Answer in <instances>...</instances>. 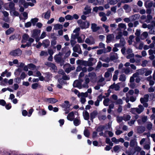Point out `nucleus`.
Returning <instances> with one entry per match:
<instances>
[{
  "mask_svg": "<svg viewBox=\"0 0 155 155\" xmlns=\"http://www.w3.org/2000/svg\"><path fill=\"white\" fill-rule=\"evenodd\" d=\"M95 61L96 62V59L92 58H90L88 61H85L82 60H78L76 61V63L80 65H83L85 66H92L94 64L92 62L93 61Z\"/></svg>",
  "mask_w": 155,
  "mask_h": 155,
  "instance_id": "obj_1",
  "label": "nucleus"
},
{
  "mask_svg": "<svg viewBox=\"0 0 155 155\" xmlns=\"http://www.w3.org/2000/svg\"><path fill=\"white\" fill-rule=\"evenodd\" d=\"M149 95L146 94L144 95L143 97H141L140 101L141 103L143 104V106L146 107L148 106V104L147 102L149 101Z\"/></svg>",
  "mask_w": 155,
  "mask_h": 155,
  "instance_id": "obj_2",
  "label": "nucleus"
},
{
  "mask_svg": "<svg viewBox=\"0 0 155 155\" xmlns=\"http://www.w3.org/2000/svg\"><path fill=\"white\" fill-rule=\"evenodd\" d=\"M71 105L69 104V102L68 101H66L64 102V103L62 105V107L64 108V111H65V113L68 114L70 110Z\"/></svg>",
  "mask_w": 155,
  "mask_h": 155,
  "instance_id": "obj_3",
  "label": "nucleus"
},
{
  "mask_svg": "<svg viewBox=\"0 0 155 155\" xmlns=\"http://www.w3.org/2000/svg\"><path fill=\"white\" fill-rule=\"evenodd\" d=\"M88 76L90 78V80L92 83H95L96 81L97 77L96 74L94 72H91L88 74Z\"/></svg>",
  "mask_w": 155,
  "mask_h": 155,
  "instance_id": "obj_4",
  "label": "nucleus"
},
{
  "mask_svg": "<svg viewBox=\"0 0 155 155\" xmlns=\"http://www.w3.org/2000/svg\"><path fill=\"white\" fill-rule=\"evenodd\" d=\"M22 51L19 49H18L11 51L10 54L15 56H20L22 54Z\"/></svg>",
  "mask_w": 155,
  "mask_h": 155,
  "instance_id": "obj_5",
  "label": "nucleus"
},
{
  "mask_svg": "<svg viewBox=\"0 0 155 155\" xmlns=\"http://www.w3.org/2000/svg\"><path fill=\"white\" fill-rule=\"evenodd\" d=\"M85 42L89 45H94L95 43V40L91 36L87 38L85 40Z\"/></svg>",
  "mask_w": 155,
  "mask_h": 155,
  "instance_id": "obj_6",
  "label": "nucleus"
},
{
  "mask_svg": "<svg viewBox=\"0 0 155 155\" xmlns=\"http://www.w3.org/2000/svg\"><path fill=\"white\" fill-rule=\"evenodd\" d=\"M45 64L48 67H50L51 69L53 70L54 72L56 71L57 70V67L56 65L51 62H46L45 63Z\"/></svg>",
  "mask_w": 155,
  "mask_h": 155,
  "instance_id": "obj_7",
  "label": "nucleus"
},
{
  "mask_svg": "<svg viewBox=\"0 0 155 155\" xmlns=\"http://www.w3.org/2000/svg\"><path fill=\"white\" fill-rule=\"evenodd\" d=\"M144 110V108L143 105L141 104L139 105L138 107L133 108V110H136V112L138 114H140L143 112Z\"/></svg>",
  "mask_w": 155,
  "mask_h": 155,
  "instance_id": "obj_8",
  "label": "nucleus"
},
{
  "mask_svg": "<svg viewBox=\"0 0 155 155\" xmlns=\"http://www.w3.org/2000/svg\"><path fill=\"white\" fill-rule=\"evenodd\" d=\"M41 30L38 29H35L33 30L32 37L34 38H36L38 37L40 35Z\"/></svg>",
  "mask_w": 155,
  "mask_h": 155,
  "instance_id": "obj_9",
  "label": "nucleus"
},
{
  "mask_svg": "<svg viewBox=\"0 0 155 155\" xmlns=\"http://www.w3.org/2000/svg\"><path fill=\"white\" fill-rule=\"evenodd\" d=\"M73 50L74 52H76L79 54L82 53L80 45L79 44L76 45L73 48Z\"/></svg>",
  "mask_w": 155,
  "mask_h": 155,
  "instance_id": "obj_10",
  "label": "nucleus"
},
{
  "mask_svg": "<svg viewBox=\"0 0 155 155\" xmlns=\"http://www.w3.org/2000/svg\"><path fill=\"white\" fill-rule=\"evenodd\" d=\"M114 36L113 34H110L107 36L106 37V42L110 43L114 39Z\"/></svg>",
  "mask_w": 155,
  "mask_h": 155,
  "instance_id": "obj_11",
  "label": "nucleus"
},
{
  "mask_svg": "<svg viewBox=\"0 0 155 155\" xmlns=\"http://www.w3.org/2000/svg\"><path fill=\"white\" fill-rule=\"evenodd\" d=\"M91 28L93 32H96L99 30L100 28L99 26H97L96 24L95 23H92L91 24Z\"/></svg>",
  "mask_w": 155,
  "mask_h": 155,
  "instance_id": "obj_12",
  "label": "nucleus"
},
{
  "mask_svg": "<svg viewBox=\"0 0 155 155\" xmlns=\"http://www.w3.org/2000/svg\"><path fill=\"white\" fill-rule=\"evenodd\" d=\"M118 28L116 29V30L121 31V29L125 30L127 28L126 25L124 23H120L118 25Z\"/></svg>",
  "mask_w": 155,
  "mask_h": 155,
  "instance_id": "obj_13",
  "label": "nucleus"
},
{
  "mask_svg": "<svg viewBox=\"0 0 155 155\" xmlns=\"http://www.w3.org/2000/svg\"><path fill=\"white\" fill-rule=\"evenodd\" d=\"M99 59L103 61L106 62L108 63L110 61L109 58L107 57L106 55L105 54L102 55L101 57Z\"/></svg>",
  "mask_w": 155,
  "mask_h": 155,
  "instance_id": "obj_14",
  "label": "nucleus"
},
{
  "mask_svg": "<svg viewBox=\"0 0 155 155\" xmlns=\"http://www.w3.org/2000/svg\"><path fill=\"white\" fill-rule=\"evenodd\" d=\"M89 25V22L87 21H85L83 22L80 27L82 29H85L88 28Z\"/></svg>",
  "mask_w": 155,
  "mask_h": 155,
  "instance_id": "obj_15",
  "label": "nucleus"
},
{
  "mask_svg": "<svg viewBox=\"0 0 155 155\" xmlns=\"http://www.w3.org/2000/svg\"><path fill=\"white\" fill-rule=\"evenodd\" d=\"M110 60L114 61L117 60L118 58V56L117 53H111L110 55Z\"/></svg>",
  "mask_w": 155,
  "mask_h": 155,
  "instance_id": "obj_16",
  "label": "nucleus"
},
{
  "mask_svg": "<svg viewBox=\"0 0 155 155\" xmlns=\"http://www.w3.org/2000/svg\"><path fill=\"white\" fill-rule=\"evenodd\" d=\"M73 86L74 87H77L79 89L82 88L81 83L78 80H75L74 81L73 83Z\"/></svg>",
  "mask_w": 155,
  "mask_h": 155,
  "instance_id": "obj_17",
  "label": "nucleus"
},
{
  "mask_svg": "<svg viewBox=\"0 0 155 155\" xmlns=\"http://www.w3.org/2000/svg\"><path fill=\"white\" fill-rule=\"evenodd\" d=\"M61 54L60 52H59L58 54H56L54 56V59L56 62L59 63L61 61L62 58L61 57Z\"/></svg>",
  "mask_w": 155,
  "mask_h": 155,
  "instance_id": "obj_18",
  "label": "nucleus"
},
{
  "mask_svg": "<svg viewBox=\"0 0 155 155\" xmlns=\"http://www.w3.org/2000/svg\"><path fill=\"white\" fill-rule=\"evenodd\" d=\"M98 114L97 110L93 111L90 114V120L92 122H93V119Z\"/></svg>",
  "mask_w": 155,
  "mask_h": 155,
  "instance_id": "obj_19",
  "label": "nucleus"
},
{
  "mask_svg": "<svg viewBox=\"0 0 155 155\" xmlns=\"http://www.w3.org/2000/svg\"><path fill=\"white\" fill-rule=\"evenodd\" d=\"M71 38L74 39H75L76 38H77L78 42L79 43H83L84 42V41L82 39L81 37L79 36H76L75 35L72 34Z\"/></svg>",
  "mask_w": 155,
  "mask_h": 155,
  "instance_id": "obj_20",
  "label": "nucleus"
},
{
  "mask_svg": "<svg viewBox=\"0 0 155 155\" xmlns=\"http://www.w3.org/2000/svg\"><path fill=\"white\" fill-rule=\"evenodd\" d=\"M74 114L73 112H71L67 116L68 120L71 121H73L74 118Z\"/></svg>",
  "mask_w": 155,
  "mask_h": 155,
  "instance_id": "obj_21",
  "label": "nucleus"
},
{
  "mask_svg": "<svg viewBox=\"0 0 155 155\" xmlns=\"http://www.w3.org/2000/svg\"><path fill=\"white\" fill-rule=\"evenodd\" d=\"M90 79L88 78H86L84 83L82 86L83 87L88 88L89 87L88 84L90 82Z\"/></svg>",
  "mask_w": 155,
  "mask_h": 155,
  "instance_id": "obj_22",
  "label": "nucleus"
},
{
  "mask_svg": "<svg viewBox=\"0 0 155 155\" xmlns=\"http://www.w3.org/2000/svg\"><path fill=\"white\" fill-rule=\"evenodd\" d=\"M140 15L138 14H136L130 16L131 21H134L139 19Z\"/></svg>",
  "mask_w": 155,
  "mask_h": 155,
  "instance_id": "obj_23",
  "label": "nucleus"
},
{
  "mask_svg": "<svg viewBox=\"0 0 155 155\" xmlns=\"http://www.w3.org/2000/svg\"><path fill=\"white\" fill-rule=\"evenodd\" d=\"M120 86L118 84H113L111 85L110 87V89H114L116 91H118L120 89Z\"/></svg>",
  "mask_w": 155,
  "mask_h": 155,
  "instance_id": "obj_24",
  "label": "nucleus"
},
{
  "mask_svg": "<svg viewBox=\"0 0 155 155\" xmlns=\"http://www.w3.org/2000/svg\"><path fill=\"white\" fill-rule=\"evenodd\" d=\"M145 130V127L142 126H138L137 127V131L138 133H143Z\"/></svg>",
  "mask_w": 155,
  "mask_h": 155,
  "instance_id": "obj_25",
  "label": "nucleus"
},
{
  "mask_svg": "<svg viewBox=\"0 0 155 155\" xmlns=\"http://www.w3.org/2000/svg\"><path fill=\"white\" fill-rule=\"evenodd\" d=\"M50 41L48 39H45L42 42V45L45 48H47L50 45Z\"/></svg>",
  "mask_w": 155,
  "mask_h": 155,
  "instance_id": "obj_26",
  "label": "nucleus"
},
{
  "mask_svg": "<svg viewBox=\"0 0 155 155\" xmlns=\"http://www.w3.org/2000/svg\"><path fill=\"white\" fill-rule=\"evenodd\" d=\"M73 123L75 126H77L80 124L81 120L78 118H75L73 120Z\"/></svg>",
  "mask_w": 155,
  "mask_h": 155,
  "instance_id": "obj_27",
  "label": "nucleus"
},
{
  "mask_svg": "<svg viewBox=\"0 0 155 155\" xmlns=\"http://www.w3.org/2000/svg\"><path fill=\"white\" fill-rule=\"evenodd\" d=\"M46 100L47 101L51 104H54L58 101V100L57 99L53 98H47Z\"/></svg>",
  "mask_w": 155,
  "mask_h": 155,
  "instance_id": "obj_28",
  "label": "nucleus"
},
{
  "mask_svg": "<svg viewBox=\"0 0 155 155\" xmlns=\"http://www.w3.org/2000/svg\"><path fill=\"white\" fill-rule=\"evenodd\" d=\"M15 4L12 2H10L9 3V8L12 11L15 10Z\"/></svg>",
  "mask_w": 155,
  "mask_h": 155,
  "instance_id": "obj_29",
  "label": "nucleus"
},
{
  "mask_svg": "<svg viewBox=\"0 0 155 155\" xmlns=\"http://www.w3.org/2000/svg\"><path fill=\"white\" fill-rule=\"evenodd\" d=\"M122 71L124 73L126 74H129L130 72H131L129 68H123L122 69Z\"/></svg>",
  "mask_w": 155,
  "mask_h": 155,
  "instance_id": "obj_30",
  "label": "nucleus"
},
{
  "mask_svg": "<svg viewBox=\"0 0 155 155\" xmlns=\"http://www.w3.org/2000/svg\"><path fill=\"white\" fill-rule=\"evenodd\" d=\"M63 26L62 25L58 24H55L54 26V30L61 29L63 28Z\"/></svg>",
  "mask_w": 155,
  "mask_h": 155,
  "instance_id": "obj_31",
  "label": "nucleus"
},
{
  "mask_svg": "<svg viewBox=\"0 0 155 155\" xmlns=\"http://www.w3.org/2000/svg\"><path fill=\"white\" fill-rule=\"evenodd\" d=\"M148 36V33L146 31L143 32L141 35V38L142 40H144Z\"/></svg>",
  "mask_w": 155,
  "mask_h": 155,
  "instance_id": "obj_32",
  "label": "nucleus"
},
{
  "mask_svg": "<svg viewBox=\"0 0 155 155\" xmlns=\"http://www.w3.org/2000/svg\"><path fill=\"white\" fill-rule=\"evenodd\" d=\"M146 68H142L140 69L137 70V73L140 75H142L145 73L146 72Z\"/></svg>",
  "mask_w": 155,
  "mask_h": 155,
  "instance_id": "obj_33",
  "label": "nucleus"
},
{
  "mask_svg": "<svg viewBox=\"0 0 155 155\" xmlns=\"http://www.w3.org/2000/svg\"><path fill=\"white\" fill-rule=\"evenodd\" d=\"M104 83H98L94 87V88L95 90H99L100 88V86L103 87L104 85Z\"/></svg>",
  "mask_w": 155,
  "mask_h": 155,
  "instance_id": "obj_34",
  "label": "nucleus"
},
{
  "mask_svg": "<svg viewBox=\"0 0 155 155\" xmlns=\"http://www.w3.org/2000/svg\"><path fill=\"white\" fill-rule=\"evenodd\" d=\"M50 11H48L44 13L43 15H44V18L45 19H48L50 17Z\"/></svg>",
  "mask_w": 155,
  "mask_h": 155,
  "instance_id": "obj_35",
  "label": "nucleus"
},
{
  "mask_svg": "<svg viewBox=\"0 0 155 155\" xmlns=\"http://www.w3.org/2000/svg\"><path fill=\"white\" fill-rule=\"evenodd\" d=\"M31 87L33 89H36L38 87H40L41 85L38 83H35L32 84Z\"/></svg>",
  "mask_w": 155,
  "mask_h": 155,
  "instance_id": "obj_36",
  "label": "nucleus"
},
{
  "mask_svg": "<svg viewBox=\"0 0 155 155\" xmlns=\"http://www.w3.org/2000/svg\"><path fill=\"white\" fill-rule=\"evenodd\" d=\"M153 5V3L152 2H146L145 3V6L147 8H149L151 7Z\"/></svg>",
  "mask_w": 155,
  "mask_h": 155,
  "instance_id": "obj_37",
  "label": "nucleus"
},
{
  "mask_svg": "<svg viewBox=\"0 0 155 155\" xmlns=\"http://www.w3.org/2000/svg\"><path fill=\"white\" fill-rule=\"evenodd\" d=\"M107 3L110 5H114L118 2L117 0H107Z\"/></svg>",
  "mask_w": 155,
  "mask_h": 155,
  "instance_id": "obj_38",
  "label": "nucleus"
},
{
  "mask_svg": "<svg viewBox=\"0 0 155 155\" xmlns=\"http://www.w3.org/2000/svg\"><path fill=\"white\" fill-rule=\"evenodd\" d=\"M83 115L84 119L85 120H87L89 118V113L87 111H85L84 113H83Z\"/></svg>",
  "mask_w": 155,
  "mask_h": 155,
  "instance_id": "obj_39",
  "label": "nucleus"
},
{
  "mask_svg": "<svg viewBox=\"0 0 155 155\" xmlns=\"http://www.w3.org/2000/svg\"><path fill=\"white\" fill-rule=\"evenodd\" d=\"M105 128V126L104 125H101L98 127L97 129V131L98 132L102 131Z\"/></svg>",
  "mask_w": 155,
  "mask_h": 155,
  "instance_id": "obj_40",
  "label": "nucleus"
},
{
  "mask_svg": "<svg viewBox=\"0 0 155 155\" xmlns=\"http://www.w3.org/2000/svg\"><path fill=\"white\" fill-rule=\"evenodd\" d=\"M122 32L121 31H119L117 33V35L116 36V39L117 40H120L121 38H122Z\"/></svg>",
  "mask_w": 155,
  "mask_h": 155,
  "instance_id": "obj_41",
  "label": "nucleus"
},
{
  "mask_svg": "<svg viewBox=\"0 0 155 155\" xmlns=\"http://www.w3.org/2000/svg\"><path fill=\"white\" fill-rule=\"evenodd\" d=\"M14 31V29L13 28H10L5 31V34L6 35H9L13 32Z\"/></svg>",
  "mask_w": 155,
  "mask_h": 155,
  "instance_id": "obj_42",
  "label": "nucleus"
},
{
  "mask_svg": "<svg viewBox=\"0 0 155 155\" xmlns=\"http://www.w3.org/2000/svg\"><path fill=\"white\" fill-rule=\"evenodd\" d=\"M137 143L135 139L131 140L130 143V147H133L137 144Z\"/></svg>",
  "mask_w": 155,
  "mask_h": 155,
  "instance_id": "obj_43",
  "label": "nucleus"
},
{
  "mask_svg": "<svg viewBox=\"0 0 155 155\" xmlns=\"http://www.w3.org/2000/svg\"><path fill=\"white\" fill-rule=\"evenodd\" d=\"M130 61L131 63H134L135 62L136 63H139L140 61V59H135L133 58L130 59Z\"/></svg>",
  "mask_w": 155,
  "mask_h": 155,
  "instance_id": "obj_44",
  "label": "nucleus"
},
{
  "mask_svg": "<svg viewBox=\"0 0 155 155\" xmlns=\"http://www.w3.org/2000/svg\"><path fill=\"white\" fill-rule=\"evenodd\" d=\"M39 20L38 18H32L31 19V21L32 23L33 26H35L36 24V22H37Z\"/></svg>",
  "mask_w": 155,
  "mask_h": 155,
  "instance_id": "obj_45",
  "label": "nucleus"
},
{
  "mask_svg": "<svg viewBox=\"0 0 155 155\" xmlns=\"http://www.w3.org/2000/svg\"><path fill=\"white\" fill-rule=\"evenodd\" d=\"M123 117L124 120L125 121L129 120L131 118V116L129 115H124Z\"/></svg>",
  "mask_w": 155,
  "mask_h": 155,
  "instance_id": "obj_46",
  "label": "nucleus"
},
{
  "mask_svg": "<svg viewBox=\"0 0 155 155\" xmlns=\"http://www.w3.org/2000/svg\"><path fill=\"white\" fill-rule=\"evenodd\" d=\"M80 30V28H76L73 31L74 33H76L74 35L75 36H79V34L78 33V32Z\"/></svg>",
  "mask_w": 155,
  "mask_h": 155,
  "instance_id": "obj_47",
  "label": "nucleus"
},
{
  "mask_svg": "<svg viewBox=\"0 0 155 155\" xmlns=\"http://www.w3.org/2000/svg\"><path fill=\"white\" fill-rule=\"evenodd\" d=\"M152 18V17L150 15H147L146 22L149 23L150 22Z\"/></svg>",
  "mask_w": 155,
  "mask_h": 155,
  "instance_id": "obj_48",
  "label": "nucleus"
},
{
  "mask_svg": "<svg viewBox=\"0 0 155 155\" xmlns=\"http://www.w3.org/2000/svg\"><path fill=\"white\" fill-rule=\"evenodd\" d=\"M126 78L125 75L124 74H121L120 76L119 80L120 81H124L126 80Z\"/></svg>",
  "mask_w": 155,
  "mask_h": 155,
  "instance_id": "obj_49",
  "label": "nucleus"
},
{
  "mask_svg": "<svg viewBox=\"0 0 155 155\" xmlns=\"http://www.w3.org/2000/svg\"><path fill=\"white\" fill-rule=\"evenodd\" d=\"M116 104L121 105L123 103V101L122 99H117L115 102Z\"/></svg>",
  "mask_w": 155,
  "mask_h": 155,
  "instance_id": "obj_50",
  "label": "nucleus"
},
{
  "mask_svg": "<svg viewBox=\"0 0 155 155\" xmlns=\"http://www.w3.org/2000/svg\"><path fill=\"white\" fill-rule=\"evenodd\" d=\"M103 27L104 28L105 31L106 33H108L110 31V30L109 29V26L108 25H105L104 24L102 25Z\"/></svg>",
  "mask_w": 155,
  "mask_h": 155,
  "instance_id": "obj_51",
  "label": "nucleus"
},
{
  "mask_svg": "<svg viewBox=\"0 0 155 155\" xmlns=\"http://www.w3.org/2000/svg\"><path fill=\"white\" fill-rule=\"evenodd\" d=\"M56 38H54L51 41V45L52 46H54L57 44Z\"/></svg>",
  "mask_w": 155,
  "mask_h": 155,
  "instance_id": "obj_52",
  "label": "nucleus"
},
{
  "mask_svg": "<svg viewBox=\"0 0 155 155\" xmlns=\"http://www.w3.org/2000/svg\"><path fill=\"white\" fill-rule=\"evenodd\" d=\"M84 135L87 137H88L90 135L89 131L87 129H85L84 132Z\"/></svg>",
  "mask_w": 155,
  "mask_h": 155,
  "instance_id": "obj_53",
  "label": "nucleus"
},
{
  "mask_svg": "<svg viewBox=\"0 0 155 155\" xmlns=\"http://www.w3.org/2000/svg\"><path fill=\"white\" fill-rule=\"evenodd\" d=\"M150 142L146 144L143 147V148L147 150H149L150 148Z\"/></svg>",
  "mask_w": 155,
  "mask_h": 155,
  "instance_id": "obj_54",
  "label": "nucleus"
},
{
  "mask_svg": "<svg viewBox=\"0 0 155 155\" xmlns=\"http://www.w3.org/2000/svg\"><path fill=\"white\" fill-rule=\"evenodd\" d=\"M125 44V41L124 39L123 38H121L120 40V44L121 46H123Z\"/></svg>",
  "mask_w": 155,
  "mask_h": 155,
  "instance_id": "obj_55",
  "label": "nucleus"
},
{
  "mask_svg": "<svg viewBox=\"0 0 155 155\" xmlns=\"http://www.w3.org/2000/svg\"><path fill=\"white\" fill-rule=\"evenodd\" d=\"M88 95V94L86 92L85 93L82 92L80 94V97H81L85 98V97H87Z\"/></svg>",
  "mask_w": 155,
  "mask_h": 155,
  "instance_id": "obj_56",
  "label": "nucleus"
},
{
  "mask_svg": "<svg viewBox=\"0 0 155 155\" xmlns=\"http://www.w3.org/2000/svg\"><path fill=\"white\" fill-rule=\"evenodd\" d=\"M110 101V99L108 98H107L104 99L103 101L104 105L106 106L108 105V103Z\"/></svg>",
  "mask_w": 155,
  "mask_h": 155,
  "instance_id": "obj_57",
  "label": "nucleus"
},
{
  "mask_svg": "<svg viewBox=\"0 0 155 155\" xmlns=\"http://www.w3.org/2000/svg\"><path fill=\"white\" fill-rule=\"evenodd\" d=\"M28 68L30 69L33 70V69L35 68L36 66L35 65L33 64H30L28 65Z\"/></svg>",
  "mask_w": 155,
  "mask_h": 155,
  "instance_id": "obj_58",
  "label": "nucleus"
},
{
  "mask_svg": "<svg viewBox=\"0 0 155 155\" xmlns=\"http://www.w3.org/2000/svg\"><path fill=\"white\" fill-rule=\"evenodd\" d=\"M152 124L150 122H149L148 123L147 125V128L148 130H150L152 128Z\"/></svg>",
  "mask_w": 155,
  "mask_h": 155,
  "instance_id": "obj_59",
  "label": "nucleus"
},
{
  "mask_svg": "<svg viewBox=\"0 0 155 155\" xmlns=\"http://www.w3.org/2000/svg\"><path fill=\"white\" fill-rule=\"evenodd\" d=\"M124 120L123 117L117 116V120L118 123H120L122 122L123 120Z\"/></svg>",
  "mask_w": 155,
  "mask_h": 155,
  "instance_id": "obj_60",
  "label": "nucleus"
},
{
  "mask_svg": "<svg viewBox=\"0 0 155 155\" xmlns=\"http://www.w3.org/2000/svg\"><path fill=\"white\" fill-rule=\"evenodd\" d=\"M130 87L131 88H134L135 87H136L137 86L136 84L134 82H131L130 83V84L129 85Z\"/></svg>",
  "mask_w": 155,
  "mask_h": 155,
  "instance_id": "obj_61",
  "label": "nucleus"
},
{
  "mask_svg": "<svg viewBox=\"0 0 155 155\" xmlns=\"http://www.w3.org/2000/svg\"><path fill=\"white\" fill-rule=\"evenodd\" d=\"M147 63L148 61L147 60H145L142 61L141 65L143 67H145L147 66Z\"/></svg>",
  "mask_w": 155,
  "mask_h": 155,
  "instance_id": "obj_62",
  "label": "nucleus"
},
{
  "mask_svg": "<svg viewBox=\"0 0 155 155\" xmlns=\"http://www.w3.org/2000/svg\"><path fill=\"white\" fill-rule=\"evenodd\" d=\"M62 79L64 80H69L70 77H69L67 76L65 73L63 75Z\"/></svg>",
  "mask_w": 155,
  "mask_h": 155,
  "instance_id": "obj_63",
  "label": "nucleus"
},
{
  "mask_svg": "<svg viewBox=\"0 0 155 155\" xmlns=\"http://www.w3.org/2000/svg\"><path fill=\"white\" fill-rule=\"evenodd\" d=\"M110 26L111 28V30H113L116 28L117 25L115 24H111L110 25Z\"/></svg>",
  "mask_w": 155,
  "mask_h": 155,
  "instance_id": "obj_64",
  "label": "nucleus"
}]
</instances>
